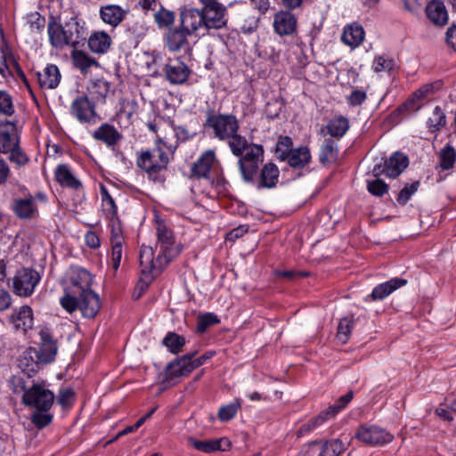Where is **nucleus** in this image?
I'll use <instances>...</instances> for the list:
<instances>
[{"instance_id":"bb28decb","label":"nucleus","mask_w":456,"mask_h":456,"mask_svg":"<svg viewBox=\"0 0 456 456\" xmlns=\"http://www.w3.org/2000/svg\"><path fill=\"white\" fill-rule=\"evenodd\" d=\"M426 14L436 26L444 27L448 23L449 16L443 2L433 0L426 6Z\"/></svg>"},{"instance_id":"49530a36","label":"nucleus","mask_w":456,"mask_h":456,"mask_svg":"<svg viewBox=\"0 0 456 456\" xmlns=\"http://www.w3.org/2000/svg\"><path fill=\"white\" fill-rule=\"evenodd\" d=\"M354 394L352 391H349L346 395L340 396L334 404L329 406L326 410H324V414L327 415L329 419L334 418L339 411L346 408V406L351 402L353 399Z\"/></svg>"},{"instance_id":"774afa93","label":"nucleus","mask_w":456,"mask_h":456,"mask_svg":"<svg viewBox=\"0 0 456 456\" xmlns=\"http://www.w3.org/2000/svg\"><path fill=\"white\" fill-rule=\"evenodd\" d=\"M298 456H322L319 440L305 444L298 453Z\"/></svg>"},{"instance_id":"c756f323","label":"nucleus","mask_w":456,"mask_h":456,"mask_svg":"<svg viewBox=\"0 0 456 456\" xmlns=\"http://www.w3.org/2000/svg\"><path fill=\"white\" fill-rule=\"evenodd\" d=\"M126 11L117 4H107L100 9V16L102 21L115 28L124 20Z\"/></svg>"},{"instance_id":"dca6fc26","label":"nucleus","mask_w":456,"mask_h":456,"mask_svg":"<svg viewBox=\"0 0 456 456\" xmlns=\"http://www.w3.org/2000/svg\"><path fill=\"white\" fill-rule=\"evenodd\" d=\"M181 26L187 34L196 33L198 30L205 29V21L202 9L185 8L180 14Z\"/></svg>"},{"instance_id":"603ef678","label":"nucleus","mask_w":456,"mask_h":456,"mask_svg":"<svg viewBox=\"0 0 456 456\" xmlns=\"http://www.w3.org/2000/svg\"><path fill=\"white\" fill-rule=\"evenodd\" d=\"M456 160V151L454 148L447 144L440 154V167L444 170H449L453 167Z\"/></svg>"},{"instance_id":"f704fd0d","label":"nucleus","mask_w":456,"mask_h":456,"mask_svg":"<svg viewBox=\"0 0 456 456\" xmlns=\"http://www.w3.org/2000/svg\"><path fill=\"white\" fill-rule=\"evenodd\" d=\"M70 56L74 67L83 74L87 73L92 66L98 65L97 61L84 51L74 49Z\"/></svg>"},{"instance_id":"338daca9","label":"nucleus","mask_w":456,"mask_h":456,"mask_svg":"<svg viewBox=\"0 0 456 456\" xmlns=\"http://www.w3.org/2000/svg\"><path fill=\"white\" fill-rule=\"evenodd\" d=\"M122 244L123 242L111 243L110 265L115 271L120 266L123 254Z\"/></svg>"},{"instance_id":"9b49d317","label":"nucleus","mask_w":456,"mask_h":456,"mask_svg":"<svg viewBox=\"0 0 456 456\" xmlns=\"http://www.w3.org/2000/svg\"><path fill=\"white\" fill-rule=\"evenodd\" d=\"M206 30L222 29L228 23L227 8L223 4L202 7Z\"/></svg>"},{"instance_id":"0e129e2a","label":"nucleus","mask_w":456,"mask_h":456,"mask_svg":"<svg viewBox=\"0 0 456 456\" xmlns=\"http://www.w3.org/2000/svg\"><path fill=\"white\" fill-rule=\"evenodd\" d=\"M292 140L289 136H281L276 143V154L280 159L285 160L289 151H292Z\"/></svg>"},{"instance_id":"b1692460","label":"nucleus","mask_w":456,"mask_h":456,"mask_svg":"<svg viewBox=\"0 0 456 456\" xmlns=\"http://www.w3.org/2000/svg\"><path fill=\"white\" fill-rule=\"evenodd\" d=\"M12 210L20 219L34 218L37 213V206L35 199L28 195L25 198L14 200Z\"/></svg>"},{"instance_id":"72a5a7b5","label":"nucleus","mask_w":456,"mask_h":456,"mask_svg":"<svg viewBox=\"0 0 456 456\" xmlns=\"http://www.w3.org/2000/svg\"><path fill=\"white\" fill-rule=\"evenodd\" d=\"M279 169L273 163L265 164L261 169L260 182L257 188H273L276 185L279 177Z\"/></svg>"},{"instance_id":"a18cd8bd","label":"nucleus","mask_w":456,"mask_h":456,"mask_svg":"<svg viewBox=\"0 0 456 456\" xmlns=\"http://www.w3.org/2000/svg\"><path fill=\"white\" fill-rule=\"evenodd\" d=\"M184 337L175 332H168L163 339V345L168 348L172 354H178L185 345Z\"/></svg>"},{"instance_id":"c03bdc74","label":"nucleus","mask_w":456,"mask_h":456,"mask_svg":"<svg viewBox=\"0 0 456 456\" xmlns=\"http://www.w3.org/2000/svg\"><path fill=\"white\" fill-rule=\"evenodd\" d=\"M446 125V116L440 106H436L431 116L427 120V126L431 132L439 131Z\"/></svg>"},{"instance_id":"473e14b6","label":"nucleus","mask_w":456,"mask_h":456,"mask_svg":"<svg viewBox=\"0 0 456 456\" xmlns=\"http://www.w3.org/2000/svg\"><path fill=\"white\" fill-rule=\"evenodd\" d=\"M285 160L294 168H303L311 161V153L307 147H299L289 151Z\"/></svg>"},{"instance_id":"39448f33","label":"nucleus","mask_w":456,"mask_h":456,"mask_svg":"<svg viewBox=\"0 0 456 456\" xmlns=\"http://www.w3.org/2000/svg\"><path fill=\"white\" fill-rule=\"evenodd\" d=\"M157 248L159 252L157 256L159 265L167 266L181 252V246L175 243L173 232L163 223L158 221L156 225Z\"/></svg>"},{"instance_id":"a211bd4d","label":"nucleus","mask_w":456,"mask_h":456,"mask_svg":"<svg viewBox=\"0 0 456 456\" xmlns=\"http://www.w3.org/2000/svg\"><path fill=\"white\" fill-rule=\"evenodd\" d=\"M165 71L167 81L174 85L183 84L191 73L189 67L179 59L169 60Z\"/></svg>"},{"instance_id":"4468645a","label":"nucleus","mask_w":456,"mask_h":456,"mask_svg":"<svg viewBox=\"0 0 456 456\" xmlns=\"http://www.w3.org/2000/svg\"><path fill=\"white\" fill-rule=\"evenodd\" d=\"M70 112L80 123L95 122L97 113L94 104L87 96L76 98L70 106Z\"/></svg>"},{"instance_id":"c9c22d12","label":"nucleus","mask_w":456,"mask_h":456,"mask_svg":"<svg viewBox=\"0 0 456 456\" xmlns=\"http://www.w3.org/2000/svg\"><path fill=\"white\" fill-rule=\"evenodd\" d=\"M189 34L182 29H169L166 37V45L171 52H177L181 50L184 45L187 44L186 37Z\"/></svg>"},{"instance_id":"e2e57ef3","label":"nucleus","mask_w":456,"mask_h":456,"mask_svg":"<svg viewBox=\"0 0 456 456\" xmlns=\"http://www.w3.org/2000/svg\"><path fill=\"white\" fill-rule=\"evenodd\" d=\"M15 62L10 53H6L3 49H0V74L2 77H6L11 75V66H14Z\"/></svg>"},{"instance_id":"f257e3e1","label":"nucleus","mask_w":456,"mask_h":456,"mask_svg":"<svg viewBox=\"0 0 456 456\" xmlns=\"http://www.w3.org/2000/svg\"><path fill=\"white\" fill-rule=\"evenodd\" d=\"M231 152L239 157L238 166L243 180L246 183H254L259 168L264 161V148L261 144L248 143L246 137L239 132L227 139Z\"/></svg>"},{"instance_id":"0eeeda50","label":"nucleus","mask_w":456,"mask_h":456,"mask_svg":"<svg viewBox=\"0 0 456 456\" xmlns=\"http://www.w3.org/2000/svg\"><path fill=\"white\" fill-rule=\"evenodd\" d=\"M206 126L213 130L216 138L226 141L239 132V122L235 116L231 114L208 115Z\"/></svg>"},{"instance_id":"58836bf2","label":"nucleus","mask_w":456,"mask_h":456,"mask_svg":"<svg viewBox=\"0 0 456 456\" xmlns=\"http://www.w3.org/2000/svg\"><path fill=\"white\" fill-rule=\"evenodd\" d=\"M326 129L328 134L332 137L340 139L349 129V121L343 116L335 117L329 121L326 126Z\"/></svg>"},{"instance_id":"cd10ccee","label":"nucleus","mask_w":456,"mask_h":456,"mask_svg":"<svg viewBox=\"0 0 456 456\" xmlns=\"http://www.w3.org/2000/svg\"><path fill=\"white\" fill-rule=\"evenodd\" d=\"M86 39L90 51L96 54L106 53L112 45L110 36L105 31H95Z\"/></svg>"},{"instance_id":"052dcab7","label":"nucleus","mask_w":456,"mask_h":456,"mask_svg":"<svg viewBox=\"0 0 456 456\" xmlns=\"http://www.w3.org/2000/svg\"><path fill=\"white\" fill-rule=\"evenodd\" d=\"M53 414L49 411H37L31 416V422L39 429L48 426L53 420Z\"/></svg>"},{"instance_id":"2eb2a0df","label":"nucleus","mask_w":456,"mask_h":456,"mask_svg":"<svg viewBox=\"0 0 456 456\" xmlns=\"http://www.w3.org/2000/svg\"><path fill=\"white\" fill-rule=\"evenodd\" d=\"M274 32L281 36H290L297 31V18L289 10L279 11L273 16Z\"/></svg>"},{"instance_id":"13d9d810","label":"nucleus","mask_w":456,"mask_h":456,"mask_svg":"<svg viewBox=\"0 0 456 456\" xmlns=\"http://www.w3.org/2000/svg\"><path fill=\"white\" fill-rule=\"evenodd\" d=\"M419 184L420 183L418 180L410 184H406L398 193L396 198L397 202L400 205H405L411 196L419 190Z\"/></svg>"},{"instance_id":"9d476101","label":"nucleus","mask_w":456,"mask_h":456,"mask_svg":"<svg viewBox=\"0 0 456 456\" xmlns=\"http://www.w3.org/2000/svg\"><path fill=\"white\" fill-rule=\"evenodd\" d=\"M355 437L369 445L378 446L390 443L394 436L387 430L378 426H361L355 433Z\"/></svg>"},{"instance_id":"6e6d98bb","label":"nucleus","mask_w":456,"mask_h":456,"mask_svg":"<svg viewBox=\"0 0 456 456\" xmlns=\"http://www.w3.org/2000/svg\"><path fill=\"white\" fill-rule=\"evenodd\" d=\"M354 325L353 316H346L340 320L338 327L337 338L342 343H346L351 334Z\"/></svg>"},{"instance_id":"393cba45","label":"nucleus","mask_w":456,"mask_h":456,"mask_svg":"<svg viewBox=\"0 0 456 456\" xmlns=\"http://www.w3.org/2000/svg\"><path fill=\"white\" fill-rule=\"evenodd\" d=\"M93 137L108 147L113 148L121 140L122 134L112 125L103 123L94 130Z\"/></svg>"},{"instance_id":"680f3d73","label":"nucleus","mask_w":456,"mask_h":456,"mask_svg":"<svg viewBox=\"0 0 456 456\" xmlns=\"http://www.w3.org/2000/svg\"><path fill=\"white\" fill-rule=\"evenodd\" d=\"M75 401V392L70 387L61 388L57 396V402L62 408H69Z\"/></svg>"},{"instance_id":"f3484780","label":"nucleus","mask_w":456,"mask_h":456,"mask_svg":"<svg viewBox=\"0 0 456 456\" xmlns=\"http://www.w3.org/2000/svg\"><path fill=\"white\" fill-rule=\"evenodd\" d=\"M93 276L80 267L74 268L70 275V285L65 289V294H78L91 289Z\"/></svg>"},{"instance_id":"1a4fd4ad","label":"nucleus","mask_w":456,"mask_h":456,"mask_svg":"<svg viewBox=\"0 0 456 456\" xmlns=\"http://www.w3.org/2000/svg\"><path fill=\"white\" fill-rule=\"evenodd\" d=\"M409 164L408 158L400 152H395L385 159L383 165L376 164L372 168V174L378 177L385 175L389 178H395L402 174Z\"/></svg>"},{"instance_id":"f03ea898","label":"nucleus","mask_w":456,"mask_h":456,"mask_svg":"<svg viewBox=\"0 0 456 456\" xmlns=\"http://www.w3.org/2000/svg\"><path fill=\"white\" fill-rule=\"evenodd\" d=\"M166 142L159 139L155 147L137 152L136 164L143 170L148 178L155 183H163L166 180L170 157L165 151Z\"/></svg>"},{"instance_id":"e433bc0d","label":"nucleus","mask_w":456,"mask_h":456,"mask_svg":"<svg viewBox=\"0 0 456 456\" xmlns=\"http://www.w3.org/2000/svg\"><path fill=\"white\" fill-rule=\"evenodd\" d=\"M322 456H339L347 445L338 438L319 440Z\"/></svg>"},{"instance_id":"3c124183","label":"nucleus","mask_w":456,"mask_h":456,"mask_svg":"<svg viewBox=\"0 0 456 456\" xmlns=\"http://www.w3.org/2000/svg\"><path fill=\"white\" fill-rule=\"evenodd\" d=\"M330 419L324 411H322L318 416L311 419L308 422L303 424L297 430V436H304L307 433L315 429L319 426L322 425L325 421Z\"/></svg>"},{"instance_id":"6e6552de","label":"nucleus","mask_w":456,"mask_h":456,"mask_svg":"<svg viewBox=\"0 0 456 456\" xmlns=\"http://www.w3.org/2000/svg\"><path fill=\"white\" fill-rule=\"evenodd\" d=\"M40 280L39 273L34 269L22 268L13 277V291L18 296L28 297L34 292Z\"/></svg>"},{"instance_id":"ea45409f","label":"nucleus","mask_w":456,"mask_h":456,"mask_svg":"<svg viewBox=\"0 0 456 456\" xmlns=\"http://www.w3.org/2000/svg\"><path fill=\"white\" fill-rule=\"evenodd\" d=\"M39 362L37 351L29 349L25 351L19 359V367L28 376H30L31 372H35L37 370Z\"/></svg>"},{"instance_id":"6ab92c4d","label":"nucleus","mask_w":456,"mask_h":456,"mask_svg":"<svg viewBox=\"0 0 456 456\" xmlns=\"http://www.w3.org/2000/svg\"><path fill=\"white\" fill-rule=\"evenodd\" d=\"M56 182L64 188L79 191L83 185L72 168L67 164H60L54 170Z\"/></svg>"},{"instance_id":"ddd939ff","label":"nucleus","mask_w":456,"mask_h":456,"mask_svg":"<svg viewBox=\"0 0 456 456\" xmlns=\"http://www.w3.org/2000/svg\"><path fill=\"white\" fill-rule=\"evenodd\" d=\"M194 355V353L187 354L168 363L166 370V379L172 381L176 378L187 376L193 370L197 369L199 366L196 365Z\"/></svg>"},{"instance_id":"7c9ffc66","label":"nucleus","mask_w":456,"mask_h":456,"mask_svg":"<svg viewBox=\"0 0 456 456\" xmlns=\"http://www.w3.org/2000/svg\"><path fill=\"white\" fill-rule=\"evenodd\" d=\"M195 449L205 453H210L216 451H227L231 447V442L226 437L215 440H195L191 439Z\"/></svg>"},{"instance_id":"a878e982","label":"nucleus","mask_w":456,"mask_h":456,"mask_svg":"<svg viewBox=\"0 0 456 456\" xmlns=\"http://www.w3.org/2000/svg\"><path fill=\"white\" fill-rule=\"evenodd\" d=\"M365 37L363 28L358 23H352L345 26L341 36V41L352 49L357 48Z\"/></svg>"},{"instance_id":"69168bd1","label":"nucleus","mask_w":456,"mask_h":456,"mask_svg":"<svg viewBox=\"0 0 456 456\" xmlns=\"http://www.w3.org/2000/svg\"><path fill=\"white\" fill-rule=\"evenodd\" d=\"M109 226L110 228L111 243L114 242H124L122 236V227L118 217L109 218Z\"/></svg>"},{"instance_id":"4be33fe9","label":"nucleus","mask_w":456,"mask_h":456,"mask_svg":"<svg viewBox=\"0 0 456 456\" xmlns=\"http://www.w3.org/2000/svg\"><path fill=\"white\" fill-rule=\"evenodd\" d=\"M39 335L41 346L39 352H37V358L40 362H51L54 360L58 351L56 341L52 338L48 330H42Z\"/></svg>"},{"instance_id":"79ce46f5","label":"nucleus","mask_w":456,"mask_h":456,"mask_svg":"<svg viewBox=\"0 0 456 456\" xmlns=\"http://www.w3.org/2000/svg\"><path fill=\"white\" fill-rule=\"evenodd\" d=\"M102 207L106 218H114L118 216L117 206L113 198L110 195L108 190L101 186Z\"/></svg>"},{"instance_id":"5fc2aeb1","label":"nucleus","mask_w":456,"mask_h":456,"mask_svg":"<svg viewBox=\"0 0 456 456\" xmlns=\"http://www.w3.org/2000/svg\"><path fill=\"white\" fill-rule=\"evenodd\" d=\"M154 20L159 28H167L174 23L175 14L160 5L154 13Z\"/></svg>"},{"instance_id":"864d4df0","label":"nucleus","mask_w":456,"mask_h":456,"mask_svg":"<svg viewBox=\"0 0 456 456\" xmlns=\"http://www.w3.org/2000/svg\"><path fill=\"white\" fill-rule=\"evenodd\" d=\"M14 112L12 97L7 91L0 90V116L11 117Z\"/></svg>"},{"instance_id":"423d86ee","label":"nucleus","mask_w":456,"mask_h":456,"mask_svg":"<svg viewBox=\"0 0 456 456\" xmlns=\"http://www.w3.org/2000/svg\"><path fill=\"white\" fill-rule=\"evenodd\" d=\"M22 403L37 411H50L53 402L54 394L45 382H33L22 395Z\"/></svg>"},{"instance_id":"8fccbe9b","label":"nucleus","mask_w":456,"mask_h":456,"mask_svg":"<svg viewBox=\"0 0 456 456\" xmlns=\"http://www.w3.org/2000/svg\"><path fill=\"white\" fill-rule=\"evenodd\" d=\"M395 68L394 59L387 55L376 56L372 63V69L376 73L391 72Z\"/></svg>"},{"instance_id":"7ed1b4c3","label":"nucleus","mask_w":456,"mask_h":456,"mask_svg":"<svg viewBox=\"0 0 456 456\" xmlns=\"http://www.w3.org/2000/svg\"><path fill=\"white\" fill-rule=\"evenodd\" d=\"M48 35L51 45L55 48L72 46L76 48L84 45L87 38V29L84 21L72 17L64 25L55 22L49 23Z\"/></svg>"},{"instance_id":"bf43d9fd","label":"nucleus","mask_w":456,"mask_h":456,"mask_svg":"<svg viewBox=\"0 0 456 456\" xmlns=\"http://www.w3.org/2000/svg\"><path fill=\"white\" fill-rule=\"evenodd\" d=\"M368 191L377 197H382L388 191V185L381 179L376 178L367 181Z\"/></svg>"},{"instance_id":"f8f14e48","label":"nucleus","mask_w":456,"mask_h":456,"mask_svg":"<svg viewBox=\"0 0 456 456\" xmlns=\"http://www.w3.org/2000/svg\"><path fill=\"white\" fill-rule=\"evenodd\" d=\"M20 144L17 121H0V153L8 151Z\"/></svg>"},{"instance_id":"5701e85b","label":"nucleus","mask_w":456,"mask_h":456,"mask_svg":"<svg viewBox=\"0 0 456 456\" xmlns=\"http://www.w3.org/2000/svg\"><path fill=\"white\" fill-rule=\"evenodd\" d=\"M9 322L15 330L26 332L33 327V312L28 305L21 306L17 312L12 313Z\"/></svg>"},{"instance_id":"4d7b16f0","label":"nucleus","mask_w":456,"mask_h":456,"mask_svg":"<svg viewBox=\"0 0 456 456\" xmlns=\"http://www.w3.org/2000/svg\"><path fill=\"white\" fill-rule=\"evenodd\" d=\"M220 322L219 318L213 313H205L199 316L196 330L199 333H204L208 328Z\"/></svg>"},{"instance_id":"c85d7f7f","label":"nucleus","mask_w":456,"mask_h":456,"mask_svg":"<svg viewBox=\"0 0 456 456\" xmlns=\"http://www.w3.org/2000/svg\"><path fill=\"white\" fill-rule=\"evenodd\" d=\"M407 281L401 278H393L386 282L380 283L374 287L370 297L372 300H383L390 294H392L395 290L402 288L406 285Z\"/></svg>"},{"instance_id":"a19ab883","label":"nucleus","mask_w":456,"mask_h":456,"mask_svg":"<svg viewBox=\"0 0 456 456\" xmlns=\"http://www.w3.org/2000/svg\"><path fill=\"white\" fill-rule=\"evenodd\" d=\"M91 96L99 102H105L110 93V83L104 79H96L88 87Z\"/></svg>"},{"instance_id":"2f4dec72","label":"nucleus","mask_w":456,"mask_h":456,"mask_svg":"<svg viewBox=\"0 0 456 456\" xmlns=\"http://www.w3.org/2000/svg\"><path fill=\"white\" fill-rule=\"evenodd\" d=\"M216 160V153L213 150H208L197 159L191 168L193 175L207 177Z\"/></svg>"},{"instance_id":"aec40b11","label":"nucleus","mask_w":456,"mask_h":456,"mask_svg":"<svg viewBox=\"0 0 456 456\" xmlns=\"http://www.w3.org/2000/svg\"><path fill=\"white\" fill-rule=\"evenodd\" d=\"M140 269L145 278L151 279L154 272H160L165 266L159 265L154 252L150 246H142L139 254Z\"/></svg>"},{"instance_id":"412c9836","label":"nucleus","mask_w":456,"mask_h":456,"mask_svg":"<svg viewBox=\"0 0 456 456\" xmlns=\"http://www.w3.org/2000/svg\"><path fill=\"white\" fill-rule=\"evenodd\" d=\"M34 75L43 89H55L61 79L60 69L54 64H47L41 71H36Z\"/></svg>"},{"instance_id":"09e8293b","label":"nucleus","mask_w":456,"mask_h":456,"mask_svg":"<svg viewBox=\"0 0 456 456\" xmlns=\"http://www.w3.org/2000/svg\"><path fill=\"white\" fill-rule=\"evenodd\" d=\"M144 63L153 74H157L159 71L161 62L163 60L162 54L158 51L146 52L143 53Z\"/></svg>"},{"instance_id":"4c0bfd02","label":"nucleus","mask_w":456,"mask_h":456,"mask_svg":"<svg viewBox=\"0 0 456 456\" xmlns=\"http://www.w3.org/2000/svg\"><path fill=\"white\" fill-rule=\"evenodd\" d=\"M338 158V143L333 138H326L320 150V161L322 163H332Z\"/></svg>"},{"instance_id":"de8ad7c7","label":"nucleus","mask_w":456,"mask_h":456,"mask_svg":"<svg viewBox=\"0 0 456 456\" xmlns=\"http://www.w3.org/2000/svg\"><path fill=\"white\" fill-rule=\"evenodd\" d=\"M6 155L8 156L9 161L14 164L17 167H24L30 160L28 154L20 147V144L8 151Z\"/></svg>"},{"instance_id":"20e7f679","label":"nucleus","mask_w":456,"mask_h":456,"mask_svg":"<svg viewBox=\"0 0 456 456\" xmlns=\"http://www.w3.org/2000/svg\"><path fill=\"white\" fill-rule=\"evenodd\" d=\"M61 305L69 314L77 309L81 311V314L86 318H94L100 310V298L99 296L88 289L83 293L78 294H64L60 299Z\"/></svg>"},{"instance_id":"37998d69","label":"nucleus","mask_w":456,"mask_h":456,"mask_svg":"<svg viewBox=\"0 0 456 456\" xmlns=\"http://www.w3.org/2000/svg\"><path fill=\"white\" fill-rule=\"evenodd\" d=\"M241 399L235 398L230 403L221 406L217 414L218 419L222 422H227L232 419L236 416L239 409L241 407Z\"/></svg>"}]
</instances>
